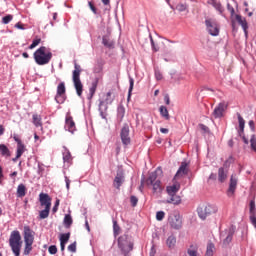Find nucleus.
<instances>
[{
  "instance_id": "f257e3e1",
  "label": "nucleus",
  "mask_w": 256,
  "mask_h": 256,
  "mask_svg": "<svg viewBox=\"0 0 256 256\" xmlns=\"http://www.w3.org/2000/svg\"><path fill=\"white\" fill-rule=\"evenodd\" d=\"M52 59V52L46 46H40L36 52H34V60L39 66H44Z\"/></svg>"
},
{
  "instance_id": "f03ea898",
  "label": "nucleus",
  "mask_w": 256,
  "mask_h": 256,
  "mask_svg": "<svg viewBox=\"0 0 256 256\" xmlns=\"http://www.w3.org/2000/svg\"><path fill=\"white\" fill-rule=\"evenodd\" d=\"M51 201L52 199L48 194L40 193L39 202L41 207H45V209L39 212V216H38L39 220L46 219L49 216L50 209H51Z\"/></svg>"
},
{
  "instance_id": "7ed1b4c3",
  "label": "nucleus",
  "mask_w": 256,
  "mask_h": 256,
  "mask_svg": "<svg viewBox=\"0 0 256 256\" xmlns=\"http://www.w3.org/2000/svg\"><path fill=\"white\" fill-rule=\"evenodd\" d=\"M81 72H82L81 66L75 63L74 71L72 73V81H73L76 93L79 97H81L83 93V84L80 79Z\"/></svg>"
},
{
  "instance_id": "20e7f679",
  "label": "nucleus",
  "mask_w": 256,
  "mask_h": 256,
  "mask_svg": "<svg viewBox=\"0 0 256 256\" xmlns=\"http://www.w3.org/2000/svg\"><path fill=\"white\" fill-rule=\"evenodd\" d=\"M9 245L12 249V252L15 254V256L20 255V250L22 247V241L21 236L18 231H13L9 238Z\"/></svg>"
},
{
  "instance_id": "39448f33",
  "label": "nucleus",
  "mask_w": 256,
  "mask_h": 256,
  "mask_svg": "<svg viewBox=\"0 0 256 256\" xmlns=\"http://www.w3.org/2000/svg\"><path fill=\"white\" fill-rule=\"evenodd\" d=\"M118 246L121 249L124 256H129L128 254L133 250L134 244L132 242L131 237L125 234L119 237Z\"/></svg>"
},
{
  "instance_id": "423d86ee",
  "label": "nucleus",
  "mask_w": 256,
  "mask_h": 256,
  "mask_svg": "<svg viewBox=\"0 0 256 256\" xmlns=\"http://www.w3.org/2000/svg\"><path fill=\"white\" fill-rule=\"evenodd\" d=\"M66 93V88H65V83L62 82L58 85L57 87V94L55 96V101L58 103V104H63L64 101H65V95Z\"/></svg>"
},
{
  "instance_id": "0eeeda50",
  "label": "nucleus",
  "mask_w": 256,
  "mask_h": 256,
  "mask_svg": "<svg viewBox=\"0 0 256 256\" xmlns=\"http://www.w3.org/2000/svg\"><path fill=\"white\" fill-rule=\"evenodd\" d=\"M237 184H238V176L237 174H232L231 178H230V183H229V189L227 191V195L229 197L234 196L235 191L237 189Z\"/></svg>"
},
{
  "instance_id": "6e6552de",
  "label": "nucleus",
  "mask_w": 256,
  "mask_h": 256,
  "mask_svg": "<svg viewBox=\"0 0 256 256\" xmlns=\"http://www.w3.org/2000/svg\"><path fill=\"white\" fill-rule=\"evenodd\" d=\"M206 26H207V29L210 33V35L212 36H218L219 35V27H218V24L216 22V20H206Z\"/></svg>"
},
{
  "instance_id": "1a4fd4ad",
  "label": "nucleus",
  "mask_w": 256,
  "mask_h": 256,
  "mask_svg": "<svg viewBox=\"0 0 256 256\" xmlns=\"http://www.w3.org/2000/svg\"><path fill=\"white\" fill-rule=\"evenodd\" d=\"M65 130L72 134L76 131V125L70 113H67L65 118Z\"/></svg>"
},
{
  "instance_id": "9d476101",
  "label": "nucleus",
  "mask_w": 256,
  "mask_h": 256,
  "mask_svg": "<svg viewBox=\"0 0 256 256\" xmlns=\"http://www.w3.org/2000/svg\"><path fill=\"white\" fill-rule=\"evenodd\" d=\"M129 133H130V129H129V126L127 124H125L121 130V140H122V143L127 146L131 143V139H130V136H129Z\"/></svg>"
},
{
  "instance_id": "9b49d317",
  "label": "nucleus",
  "mask_w": 256,
  "mask_h": 256,
  "mask_svg": "<svg viewBox=\"0 0 256 256\" xmlns=\"http://www.w3.org/2000/svg\"><path fill=\"white\" fill-rule=\"evenodd\" d=\"M213 212V208L210 205H203L198 208V215L202 220H205Z\"/></svg>"
},
{
  "instance_id": "f8f14e48",
  "label": "nucleus",
  "mask_w": 256,
  "mask_h": 256,
  "mask_svg": "<svg viewBox=\"0 0 256 256\" xmlns=\"http://www.w3.org/2000/svg\"><path fill=\"white\" fill-rule=\"evenodd\" d=\"M228 105L225 102L220 103L214 110L212 116L215 119L223 117L225 110L227 109Z\"/></svg>"
},
{
  "instance_id": "ddd939ff",
  "label": "nucleus",
  "mask_w": 256,
  "mask_h": 256,
  "mask_svg": "<svg viewBox=\"0 0 256 256\" xmlns=\"http://www.w3.org/2000/svg\"><path fill=\"white\" fill-rule=\"evenodd\" d=\"M24 242L25 244H33L34 242V232L29 226L24 227Z\"/></svg>"
},
{
  "instance_id": "4468645a",
  "label": "nucleus",
  "mask_w": 256,
  "mask_h": 256,
  "mask_svg": "<svg viewBox=\"0 0 256 256\" xmlns=\"http://www.w3.org/2000/svg\"><path fill=\"white\" fill-rule=\"evenodd\" d=\"M238 116V120H239V128H240V131H239V136L242 137L244 143L246 145L249 144V141L248 139L244 136V129H245V120L243 119V117L238 113L237 114Z\"/></svg>"
},
{
  "instance_id": "2eb2a0df",
  "label": "nucleus",
  "mask_w": 256,
  "mask_h": 256,
  "mask_svg": "<svg viewBox=\"0 0 256 256\" xmlns=\"http://www.w3.org/2000/svg\"><path fill=\"white\" fill-rule=\"evenodd\" d=\"M187 174H188V164L186 162H182L177 174L175 175V179H179Z\"/></svg>"
},
{
  "instance_id": "dca6fc26",
  "label": "nucleus",
  "mask_w": 256,
  "mask_h": 256,
  "mask_svg": "<svg viewBox=\"0 0 256 256\" xmlns=\"http://www.w3.org/2000/svg\"><path fill=\"white\" fill-rule=\"evenodd\" d=\"M170 225L174 229H180L182 227V220L179 215H175L170 219Z\"/></svg>"
},
{
  "instance_id": "f3484780",
  "label": "nucleus",
  "mask_w": 256,
  "mask_h": 256,
  "mask_svg": "<svg viewBox=\"0 0 256 256\" xmlns=\"http://www.w3.org/2000/svg\"><path fill=\"white\" fill-rule=\"evenodd\" d=\"M236 20L242 26L244 32L247 35L248 22L246 21V18H242V16H240V14H236Z\"/></svg>"
},
{
  "instance_id": "a211bd4d",
  "label": "nucleus",
  "mask_w": 256,
  "mask_h": 256,
  "mask_svg": "<svg viewBox=\"0 0 256 256\" xmlns=\"http://www.w3.org/2000/svg\"><path fill=\"white\" fill-rule=\"evenodd\" d=\"M169 199L167 200L168 204H174V205H179L182 202V199L180 196L177 194L169 195Z\"/></svg>"
},
{
  "instance_id": "6ab92c4d",
  "label": "nucleus",
  "mask_w": 256,
  "mask_h": 256,
  "mask_svg": "<svg viewBox=\"0 0 256 256\" xmlns=\"http://www.w3.org/2000/svg\"><path fill=\"white\" fill-rule=\"evenodd\" d=\"M166 190L169 196L175 195L180 190V184L176 183L172 186H168Z\"/></svg>"
},
{
  "instance_id": "aec40b11",
  "label": "nucleus",
  "mask_w": 256,
  "mask_h": 256,
  "mask_svg": "<svg viewBox=\"0 0 256 256\" xmlns=\"http://www.w3.org/2000/svg\"><path fill=\"white\" fill-rule=\"evenodd\" d=\"M208 3L210 5H212L221 15L223 14L224 8H223L222 4L217 2V0H209Z\"/></svg>"
},
{
  "instance_id": "412c9836",
  "label": "nucleus",
  "mask_w": 256,
  "mask_h": 256,
  "mask_svg": "<svg viewBox=\"0 0 256 256\" xmlns=\"http://www.w3.org/2000/svg\"><path fill=\"white\" fill-rule=\"evenodd\" d=\"M123 182H124V176L118 173L114 180V187L119 190Z\"/></svg>"
},
{
  "instance_id": "4be33fe9",
  "label": "nucleus",
  "mask_w": 256,
  "mask_h": 256,
  "mask_svg": "<svg viewBox=\"0 0 256 256\" xmlns=\"http://www.w3.org/2000/svg\"><path fill=\"white\" fill-rule=\"evenodd\" d=\"M25 150H26V149H25V146H24L23 143L17 145L16 158L13 159V162H16L17 159H19V158L22 156V154L25 152Z\"/></svg>"
},
{
  "instance_id": "5701e85b",
  "label": "nucleus",
  "mask_w": 256,
  "mask_h": 256,
  "mask_svg": "<svg viewBox=\"0 0 256 256\" xmlns=\"http://www.w3.org/2000/svg\"><path fill=\"white\" fill-rule=\"evenodd\" d=\"M228 174L225 172V169L221 167L218 171V179L221 183H224L227 180Z\"/></svg>"
},
{
  "instance_id": "b1692460",
  "label": "nucleus",
  "mask_w": 256,
  "mask_h": 256,
  "mask_svg": "<svg viewBox=\"0 0 256 256\" xmlns=\"http://www.w3.org/2000/svg\"><path fill=\"white\" fill-rule=\"evenodd\" d=\"M176 243H177V240L174 235L169 236L168 239L166 240V244L170 249L175 248Z\"/></svg>"
},
{
  "instance_id": "393cba45",
  "label": "nucleus",
  "mask_w": 256,
  "mask_h": 256,
  "mask_svg": "<svg viewBox=\"0 0 256 256\" xmlns=\"http://www.w3.org/2000/svg\"><path fill=\"white\" fill-rule=\"evenodd\" d=\"M157 180V171L155 172H152L150 175H149V178L146 180V184L148 186H151L153 185Z\"/></svg>"
},
{
  "instance_id": "a878e982",
  "label": "nucleus",
  "mask_w": 256,
  "mask_h": 256,
  "mask_svg": "<svg viewBox=\"0 0 256 256\" xmlns=\"http://www.w3.org/2000/svg\"><path fill=\"white\" fill-rule=\"evenodd\" d=\"M187 254L189 256H198V246L196 244L191 245L187 250Z\"/></svg>"
},
{
  "instance_id": "bb28decb",
  "label": "nucleus",
  "mask_w": 256,
  "mask_h": 256,
  "mask_svg": "<svg viewBox=\"0 0 256 256\" xmlns=\"http://www.w3.org/2000/svg\"><path fill=\"white\" fill-rule=\"evenodd\" d=\"M0 154L6 158L11 156V152L4 144H0Z\"/></svg>"
},
{
  "instance_id": "cd10ccee",
  "label": "nucleus",
  "mask_w": 256,
  "mask_h": 256,
  "mask_svg": "<svg viewBox=\"0 0 256 256\" xmlns=\"http://www.w3.org/2000/svg\"><path fill=\"white\" fill-rule=\"evenodd\" d=\"M26 195V187L23 184H20L17 188V196L22 198Z\"/></svg>"
},
{
  "instance_id": "c85d7f7f",
  "label": "nucleus",
  "mask_w": 256,
  "mask_h": 256,
  "mask_svg": "<svg viewBox=\"0 0 256 256\" xmlns=\"http://www.w3.org/2000/svg\"><path fill=\"white\" fill-rule=\"evenodd\" d=\"M160 114H161V116H162L165 120H167V121L170 120L169 112H168V110H167V108H166L165 106H161V107H160Z\"/></svg>"
},
{
  "instance_id": "c756f323",
  "label": "nucleus",
  "mask_w": 256,
  "mask_h": 256,
  "mask_svg": "<svg viewBox=\"0 0 256 256\" xmlns=\"http://www.w3.org/2000/svg\"><path fill=\"white\" fill-rule=\"evenodd\" d=\"M98 82L99 79H96L93 83L91 88L89 89V94H90V99H92V97L94 96L96 90H97V86H98Z\"/></svg>"
},
{
  "instance_id": "7c9ffc66",
  "label": "nucleus",
  "mask_w": 256,
  "mask_h": 256,
  "mask_svg": "<svg viewBox=\"0 0 256 256\" xmlns=\"http://www.w3.org/2000/svg\"><path fill=\"white\" fill-rule=\"evenodd\" d=\"M103 45L107 48H113L114 47V42L113 40H110L108 36H103Z\"/></svg>"
},
{
  "instance_id": "2f4dec72",
  "label": "nucleus",
  "mask_w": 256,
  "mask_h": 256,
  "mask_svg": "<svg viewBox=\"0 0 256 256\" xmlns=\"http://www.w3.org/2000/svg\"><path fill=\"white\" fill-rule=\"evenodd\" d=\"M41 117L37 114H34L33 115V124L36 126V127H42V121H41Z\"/></svg>"
},
{
  "instance_id": "473e14b6",
  "label": "nucleus",
  "mask_w": 256,
  "mask_h": 256,
  "mask_svg": "<svg viewBox=\"0 0 256 256\" xmlns=\"http://www.w3.org/2000/svg\"><path fill=\"white\" fill-rule=\"evenodd\" d=\"M215 246L212 243H209L207 246V251L205 256H213L214 255Z\"/></svg>"
},
{
  "instance_id": "72a5a7b5",
  "label": "nucleus",
  "mask_w": 256,
  "mask_h": 256,
  "mask_svg": "<svg viewBox=\"0 0 256 256\" xmlns=\"http://www.w3.org/2000/svg\"><path fill=\"white\" fill-rule=\"evenodd\" d=\"M102 71H103V64H102V62H97L96 66L93 69V72L95 74H100Z\"/></svg>"
},
{
  "instance_id": "f704fd0d",
  "label": "nucleus",
  "mask_w": 256,
  "mask_h": 256,
  "mask_svg": "<svg viewBox=\"0 0 256 256\" xmlns=\"http://www.w3.org/2000/svg\"><path fill=\"white\" fill-rule=\"evenodd\" d=\"M249 207H250V215L256 214V202H255V199L250 201Z\"/></svg>"
},
{
  "instance_id": "c9c22d12",
  "label": "nucleus",
  "mask_w": 256,
  "mask_h": 256,
  "mask_svg": "<svg viewBox=\"0 0 256 256\" xmlns=\"http://www.w3.org/2000/svg\"><path fill=\"white\" fill-rule=\"evenodd\" d=\"M13 20L12 14H7V16L2 17V24L7 25Z\"/></svg>"
},
{
  "instance_id": "e433bc0d",
  "label": "nucleus",
  "mask_w": 256,
  "mask_h": 256,
  "mask_svg": "<svg viewBox=\"0 0 256 256\" xmlns=\"http://www.w3.org/2000/svg\"><path fill=\"white\" fill-rule=\"evenodd\" d=\"M32 244H33V243H25V248H24V252H23V254H24L25 256H27V255L30 254V252H31V250H32Z\"/></svg>"
},
{
  "instance_id": "4c0bfd02",
  "label": "nucleus",
  "mask_w": 256,
  "mask_h": 256,
  "mask_svg": "<svg viewBox=\"0 0 256 256\" xmlns=\"http://www.w3.org/2000/svg\"><path fill=\"white\" fill-rule=\"evenodd\" d=\"M70 233L62 234L60 237V243L66 244L69 241Z\"/></svg>"
},
{
  "instance_id": "58836bf2",
  "label": "nucleus",
  "mask_w": 256,
  "mask_h": 256,
  "mask_svg": "<svg viewBox=\"0 0 256 256\" xmlns=\"http://www.w3.org/2000/svg\"><path fill=\"white\" fill-rule=\"evenodd\" d=\"M129 83H130V88H129V92H128V101L131 98L132 91H133V88H134V80H133V78L129 79Z\"/></svg>"
},
{
  "instance_id": "ea45409f",
  "label": "nucleus",
  "mask_w": 256,
  "mask_h": 256,
  "mask_svg": "<svg viewBox=\"0 0 256 256\" xmlns=\"http://www.w3.org/2000/svg\"><path fill=\"white\" fill-rule=\"evenodd\" d=\"M113 230H114V235L115 236L119 235L120 227H119L117 221H115V220L113 221Z\"/></svg>"
},
{
  "instance_id": "a19ab883",
  "label": "nucleus",
  "mask_w": 256,
  "mask_h": 256,
  "mask_svg": "<svg viewBox=\"0 0 256 256\" xmlns=\"http://www.w3.org/2000/svg\"><path fill=\"white\" fill-rule=\"evenodd\" d=\"M72 218L70 215H66L64 218V224L66 227H70V225L72 224Z\"/></svg>"
},
{
  "instance_id": "79ce46f5",
  "label": "nucleus",
  "mask_w": 256,
  "mask_h": 256,
  "mask_svg": "<svg viewBox=\"0 0 256 256\" xmlns=\"http://www.w3.org/2000/svg\"><path fill=\"white\" fill-rule=\"evenodd\" d=\"M151 186H153L154 192L161 190V182L157 180L155 183H153Z\"/></svg>"
},
{
  "instance_id": "37998d69",
  "label": "nucleus",
  "mask_w": 256,
  "mask_h": 256,
  "mask_svg": "<svg viewBox=\"0 0 256 256\" xmlns=\"http://www.w3.org/2000/svg\"><path fill=\"white\" fill-rule=\"evenodd\" d=\"M40 42H41V38H36L35 40H33L32 44L29 46V49L30 50L34 49L36 46L39 45Z\"/></svg>"
},
{
  "instance_id": "c03bdc74",
  "label": "nucleus",
  "mask_w": 256,
  "mask_h": 256,
  "mask_svg": "<svg viewBox=\"0 0 256 256\" xmlns=\"http://www.w3.org/2000/svg\"><path fill=\"white\" fill-rule=\"evenodd\" d=\"M251 148L254 152H256V136L253 135L250 140Z\"/></svg>"
},
{
  "instance_id": "a18cd8bd",
  "label": "nucleus",
  "mask_w": 256,
  "mask_h": 256,
  "mask_svg": "<svg viewBox=\"0 0 256 256\" xmlns=\"http://www.w3.org/2000/svg\"><path fill=\"white\" fill-rule=\"evenodd\" d=\"M63 160L68 163L72 160L70 152L67 151L63 154Z\"/></svg>"
},
{
  "instance_id": "49530a36",
  "label": "nucleus",
  "mask_w": 256,
  "mask_h": 256,
  "mask_svg": "<svg viewBox=\"0 0 256 256\" xmlns=\"http://www.w3.org/2000/svg\"><path fill=\"white\" fill-rule=\"evenodd\" d=\"M232 239H233V233L230 232V233L228 234V236L226 237V239L224 240V244H225V245H229L230 242L232 241Z\"/></svg>"
},
{
  "instance_id": "de8ad7c7",
  "label": "nucleus",
  "mask_w": 256,
  "mask_h": 256,
  "mask_svg": "<svg viewBox=\"0 0 256 256\" xmlns=\"http://www.w3.org/2000/svg\"><path fill=\"white\" fill-rule=\"evenodd\" d=\"M164 217H165V213H164L163 211L157 212V214H156V219H157L158 221H162V220L164 219Z\"/></svg>"
},
{
  "instance_id": "09e8293b",
  "label": "nucleus",
  "mask_w": 256,
  "mask_h": 256,
  "mask_svg": "<svg viewBox=\"0 0 256 256\" xmlns=\"http://www.w3.org/2000/svg\"><path fill=\"white\" fill-rule=\"evenodd\" d=\"M48 251H49V253H50L51 255H55V254L57 253L58 249H57V247H56L55 245H51V246L49 247Z\"/></svg>"
},
{
  "instance_id": "8fccbe9b",
  "label": "nucleus",
  "mask_w": 256,
  "mask_h": 256,
  "mask_svg": "<svg viewBox=\"0 0 256 256\" xmlns=\"http://www.w3.org/2000/svg\"><path fill=\"white\" fill-rule=\"evenodd\" d=\"M176 9H177L179 12H184V11H186L187 6H185V4H178V6H176Z\"/></svg>"
},
{
  "instance_id": "3c124183",
  "label": "nucleus",
  "mask_w": 256,
  "mask_h": 256,
  "mask_svg": "<svg viewBox=\"0 0 256 256\" xmlns=\"http://www.w3.org/2000/svg\"><path fill=\"white\" fill-rule=\"evenodd\" d=\"M150 38H151V45H152L153 50H154L155 52H158V51H159V46H158V44H155V42H154L152 36H150Z\"/></svg>"
},
{
  "instance_id": "603ef678",
  "label": "nucleus",
  "mask_w": 256,
  "mask_h": 256,
  "mask_svg": "<svg viewBox=\"0 0 256 256\" xmlns=\"http://www.w3.org/2000/svg\"><path fill=\"white\" fill-rule=\"evenodd\" d=\"M111 96H112V93L108 92L107 95H106V100H105V102L107 104H111L113 102V99L111 98Z\"/></svg>"
},
{
  "instance_id": "864d4df0",
  "label": "nucleus",
  "mask_w": 256,
  "mask_h": 256,
  "mask_svg": "<svg viewBox=\"0 0 256 256\" xmlns=\"http://www.w3.org/2000/svg\"><path fill=\"white\" fill-rule=\"evenodd\" d=\"M250 221L252 225L256 228V214H250Z\"/></svg>"
},
{
  "instance_id": "5fc2aeb1",
  "label": "nucleus",
  "mask_w": 256,
  "mask_h": 256,
  "mask_svg": "<svg viewBox=\"0 0 256 256\" xmlns=\"http://www.w3.org/2000/svg\"><path fill=\"white\" fill-rule=\"evenodd\" d=\"M130 201H131V205L133 207H135L137 205V203H138V198L135 197V196H131Z\"/></svg>"
},
{
  "instance_id": "6e6d98bb",
  "label": "nucleus",
  "mask_w": 256,
  "mask_h": 256,
  "mask_svg": "<svg viewBox=\"0 0 256 256\" xmlns=\"http://www.w3.org/2000/svg\"><path fill=\"white\" fill-rule=\"evenodd\" d=\"M68 250L70 252L75 253L76 252V242L72 243L71 245L68 246Z\"/></svg>"
},
{
  "instance_id": "4d7b16f0",
  "label": "nucleus",
  "mask_w": 256,
  "mask_h": 256,
  "mask_svg": "<svg viewBox=\"0 0 256 256\" xmlns=\"http://www.w3.org/2000/svg\"><path fill=\"white\" fill-rule=\"evenodd\" d=\"M155 77L158 81L162 80L163 79V75L162 73L159 71V70H156L155 71Z\"/></svg>"
},
{
  "instance_id": "13d9d810",
  "label": "nucleus",
  "mask_w": 256,
  "mask_h": 256,
  "mask_svg": "<svg viewBox=\"0 0 256 256\" xmlns=\"http://www.w3.org/2000/svg\"><path fill=\"white\" fill-rule=\"evenodd\" d=\"M227 9L229 12H231V16L233 17L235 15V10L231 4H227Z\"/></svg>"
},
{
  "instance_id": "bf43d9fd",
  "label": "nucleus",
  "mask_w": 256,
  "mask_h": 256,
  "mask_svg": "<svg viewBox=\"0 0 256 256\" xmlns=\"http://www.w3.org/2000/svg\"><path fill=\"white\" fill-rule=\"evenodd\" d=\"M88 5H89L91 11L96 15L97 14V8H95L94 4L89 2Z\"/></svg>"
},
{
  "instance_id": "052dcab7",
  "label": "nucleus",
  "mask_w": 256,
  "mask_h": 256,
  "mask_svg": "<svg viewBox=\"0 0 256 256\" xmlns=\"http://www.w3.org/2000/svg\"><path fill=\"white\" fill-rule=\"evenodd\" d=\"M13 139L15 140V142L17 143V145L23 144V143L21 142L20 138H19L17 135H14V136H13Z\"/></svg>"
},
{
  "instance_id": "680f3d73",
  "label": "nucleus",
  "mask_w": 256,
  "mask_h": 256,
  "mask_svg": "<svg viewBox=\"0 0 256 256\" xmlns=\"http://www.w3.org/2000/svg\"><path fill=\"white\" fill-rule=\"evenodd\" d=\"M59 204H60V201H59V199H57L56 202H55V205H54V207H53V212H54V213L58 210Z\"/></svg>"
},
{
  "instance_id": "e2e57ef3",
  "label": "nucleus",
  "mask_w": 256,
  "mask_h": 256,
  "mask_svg": "<svg viewBox=\"0 0 256 256\" xmlns=\"http://www.w3.org/2000/svg\"><path fill=\"white\" fill-rule=\"evenodd\" d=\"M15 28L24 30V26H23V24H21V22H17V24H15Z\"/></svg>"
},
{
  "instance_id": "0e129e2a",
  "label": "nucleus",
  "mask_w": 256,
  "mask_h": 256,
  "mask_svg": "<svg viewBox=\"0 0 256 256\" xmlns=\"http://www.w3.org/2000/svg\"><path fill=\"white\" fill-rule=\"evenodd\" d=\"M249 126H250L251 130H252L253 132H255V123H254L253 120H251V121L249 122Z\"/></svg>"
},
{
  "instance_id": "69168bd1",
  "label": "nucleus",
  "mask_w": 256,
  "mask_h": 256,
  "mask_svg": "<svg viewBox=\"0 0 256 256\" xmlns=\"http://www.w3.org/2000/svg\"><path fill=\"white\" fill-rule=\"evenodd\" d=\"M65 182H66V187L69 190V188H70V180L68 179V177H65Z\"/></svg>"
},
{
  "instance_id": "338daca9",
  "label": "nucleus",
  "mask_w": 256,
  "mask_h": 256,
  "mask_svg": "<svg viewBox=\"0 0 256 256\" xmlns=\"http://www.w3.org/2000/svg\"><path fill=\"white\" fill-rule=\"evenodd\" d=\"M160 131H161V133H163V134H168V133H169V130L166 129V128H161Z\"/></svg>"
},
{
  "instance_id": "774afa93",
  "label": "nucleus",
  "mask_w": 256,
  "mask_h": 256,
  "mask_svg": "<svg viewBox=\"0 0 256 256\" xmlns=\"http://www.w3.org/2000/svg\"><path fill=\"white\" fill-rule=\"evenodd\" d=\"M210 180H216L217 179V176L216 174L212 173L209 177Z\"/></svg>"
}]
</instances>
